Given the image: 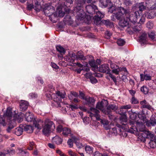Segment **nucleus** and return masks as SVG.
I'll list each match as a JSON object with an SVG mask.
<instances>
[{"label":"nucleus","mask_w":156,"mask_h":156,"mask_svg":"<svg viewBox=\"0 0 156 156\" xmlns=\"http://www.w3.org/2000/svg\"><path fill=\"white\" fill-rule=\"evenodd\" d=\"M117 12L114 13L111 16L112 20L114 21L115 16L118 20H119V24L121 27H129V20L128 18V16L129 14V10L125 9L122 7H117L115 9Z\"/></svg>","instance_id":"obj_1"},{"label":"nucleus","mask_w":156,"mask_h":156,"mask_svg":"<svg viewBox=\"0 0 156 156\" xmlns=\"http://www.w3.org/2000/svg\"><path fill=\"white\" fill-rule=\"evenodd\" d=\"M91 0H77L76 6L73 10V12L76 14L78 19L82 20L85 17V14L82 9V6L86 2L87 3L90 2Z\"/></svg>","instance_id":"obj_2"},{"label":"nucleus","mask_w":156,"mask_h":156,"mask_svg":"<svg viewBox=\"0 0 156 156\" xmlns=\"http://www.w3.org/2000/svg\"><path fill=\"white\" fill-rule=\"evenodd\" d=\"M138 119H136L137 126L139 129V131L144 132L145 130V126L144 124L146 123L147 120L144 114L137 113Z\"/></svg>","instance_id":"obj_3"},{"label":"nucleus","mask_w":156,"mask_h":156,"mask_svg":"<svg viewBox=\"0 0 156 156\" xmlns=\"http://www.w3.org/2000/svg\"><path fill=\"white\" fill-rule=\"evenodd\" d=\"M42 132L44 135H48L51 131V127L53 126L55 128V126L53 122L48 119H46L45 120Z\"/></svg>","instance_id":"obj_4"},{"label":"nucleus","mask_w":156,"mask_h":156,"mask_svg":"<svg viewBox=\"0 0 156 156\" xmlns=\"http://www.w3.org/2000/svg\"><path fill=\"white\" fill-rule=\"evenodd\" d=\"M108 65L106 64H103L100 66L99 71L103 73H106L107 74H109V76L112 79L115 84L116 85L117 81L115 76L112 75Z\"/></svg>","instance_id":"obj_5"},{"label":"nucleus","mask_w":156,"mask_h":156,"mask_svg":"<svg viewBox=\"0 0 156 156\" xmlns=\"http://www.w3.org/2000/svg\"><path fill=\"white\" fill-rule=\"evenodd\" d=\"M136 122L135 120H129V122L125 124V128L128 129V132L131 133H134L135 131L138 132L139 131V129L137 126L136 128L134 125Z\"/></svg>","instance_id":"obj_6"},{"label":"nucleus","mask_w":156,"mask_h":156,"mask_svg":"<svg viewBox=\"0 0 156 156\" xmlns=\"http://www.w3.org/2000/svg\"><path fill=\"white\" fill-rule=\"evenodd\" d=\"M141 12L139 13L138 11H130L129 10V14L128 16V18L129 21L133 23L137 22L138 18H139Z\"/></svg>","instance_id":"obj_7"},{"label":"nucleus","mask_w":156,"mask_h":156,"mask_svg":"<svg viewBox=\"0 0 156 156\" xmlns=\"http://www.w3.org/2000/svg\"><path fill=\"white\" fill-rule=\"evenodd\" d=\"M96 15L94 17V23L97 25L100 24V22L102 18L104 17V14L100 11L96 10Z\"/></svg>","instance_id":"obj_8"},{"label":"nucleus","mask_w":156,"mask_h":156,"mask_svg":"<svg viewBox=\"0 0 156 156\" xmlns=\"http://www.w3.org/2000/svg\"><path fill=\"white\" fill-rule=\"evenodd\" d=\"M55 92L56 94L58 97H60V98H59L58 97H57L56 98H54V101L56 103L57 105H56L57 106L60 107V102L62 101V98H64L65 97L66 94H62L59 91Z\"/></svg>","instance_id":"obj_9"},{"label":"nucleus","mask_w":156,"mask_h":156,"mask_svg":"<svg viewBox=\"0 0 156 156\" xmlns=\"http://www.w3.org/2000/svg\"><path fill=\"white\" fill-rule=\"evenodd\" d=\"M88 112L90 113V116L91 117L93 116L95 117L97 120H99L100 119V115L99 114V111L96 108H90V110L88 111Z\"/></svg>","instance_id":"obj_10"},{"label":"nucleus","mask_w":156,"mask_h":156,"mask_svg":"<svg viewBox=\"0 0 156 156\" xmlns=\"http://www.w3.org/2000/svg\"><path fill=\"white\" fill-rule=\"evenodd\" d=\"M119 114L121 115L119 117L120 121L121 124L122 125H124V127H125V124L127 123V117L126 114V112H119Z\"/></svg>","instance_id":"obj_11"},{"label":"nucleus","mask_w":156,"mask_h":156,"mask_svg":"<svg viewBox=\"0 0 156 156\" xmlns=\"http://www.w3.org/2000/svg\"><path fill=\"white\" fill-rule=\"evenodd\" d=\"M86 9L87 12L91 14L95 13L96 11L98 10L97 7L93 4H90L87 6Z\"/></svg>","instance_id":"obj_12"},{"label":"nucleus","mask_w":156,"mask_h":156,"mask_svg":"<svg viewBox=\"0 0 156 156\" xmlns=\"http://www.w3.org/2000/svg\"><path fill=\"white\" fill-rule=\"evenodd\" d=\"M100 5L102 8L108 7L109 9H111L113 6V4L110 0H106L105 1H100Z\"/></svg>","instance_id":"obj_13"},{"label":"nucleus","mask_w":156,"mask_h":156,"mask_svg":"<svg viewBox=\"0 0 156 156\" xmlns=\"http://www.w3.org/2000/svg\"><path fill=\"white\" fill-rule=\"evenodd\" d=\"M156 125V116L153 115L150 120H147L146 125L147 126H154Z\"/></svg>","instance_id":"obj_14"},{"label":"nucleus","mask_w":156,"mask_h":156,"mask_svg":"<svg viewBox=\"0 0 156 156\" xmlns=\"http://www.w3.org/2000/svg\"><path fill=\"white\" fill-rule=\"evenodd\" d=\"M108 105V102L107 100L103 99L101 102H99L97 104L96 108L101 111L104 107L107 106Z\"/></svg>","instance_id":"obj_15"},{"label":"nucleus","mask_w":156,"mask_h":156,"mask_svg":"<svg viewBox=\"0 0 156 156\" xmlns=\"http://www.w3.org/2000/svg\"><path fill=\"white\" fill-rule=\"evenodd\" d=\"M122 71H124L125 75H127L128 74L126 69L125 67H116V69H112V72L116 75H118L119 73Z\"/></svg>","instance_id":"obj_16"},{"label":"nucleus","mask_w":156,"mask_h":156,"mask_svg":"<svg viewBox=\"0 0 156 156\" xmlns=\"http://www.w3.org/2000/svg\"><path fill=\"white\" fill-rule=\"evenodd\" d=\"M25 117L26 120L28 122L33 121L34 124L35 123V119L34 117V115L30 112H26L25 114Z\"/></svg>","instance_id":"obj_17"},{"label":"nucleus","mask_w":156,"mask_h":156,"mask_svg":"<svg viewBox=\"0 0 156 156\" xmlns=\"http://www.w3.org/2000/svg\"><path fill=\"white\" fill-rule=\"evenodd\" d=\"M85 100L86 104L89 106L93 105L94 104L95 100L93 97L87 96Z\"/></svg>","instance_id":"obj_18"},{"label":"nucleus","mask_w":156,"mask_h":156,"mask_svg":"<svg viewBox=\"0 0 156 156\" xmlns=\"http://www.w3.org/2000/svg\"><path fill=\"white\" fill-rule=\"evenodd\" d=\"M29 105L28 103L25 101H22L20 103V109L22 111L26 110L27 108Z\"/></svg>","instance_id":"obj_19"},{"label":"nucleus","mask_w":156,"mask_h":156,"mask_svg":"<svg viewBox=\"0 0 156 156\" xmlns=\"http://www.w3.org/2000/svg\"><path fill=\"white\" fill-rule=\"evenodd\" d=\"M136 9V11H138V10H139L140 13L141 12H141L143 11L144 10V9L146 8V7L144 5V3H137L135 5Z\"/></svg>","instance_id":"obj_20"},{"label":"nucleus","mask_w":156,"mask_h":156,"mask_svg":"<svg viewBox=\"0 0 156 156\" xmlns=\"http://www.w3.org/2000/svg\"><path fill=\"white\" fill-rule=\"evenodd\" d=\"M140 104L142 105L141 108H146L149 110H150L152 108L151 106L145 100L141 101Z\"/></svg>","instance_id":"obj_21"},{"label":"nucleus","mask_w":156,"mask_h":156,"mask_svg":"<svg viewBox=\"0 0 156 156\" xmlns=\"http://www.w3.org/2000/svg\"><path fill=\"white\" fill-rule=\"evenodd\" d=\"M52 140L53 142L59 145L62 143V139L58 136H56L52 138Z\"/></svg>","instance_id":"obj_22"},{"label":"nucleus","mask_w":156,"mask_h":156,"mask_svg":"<svg viewBox=\"0 0 156 156\" xmlns=\"http://www.w3.org/2000/svg\"><path fill=\"white\" fill-rule=\"evenodd\" d=\"M144 74H141L140 75V80L141 81H143L144 80H151V77L149 75L145 73V71L144 73Z\"/></svg>","instance_id":"obj_23"},{"label":"nucleus","mask_w":156,"mask_h":156,"mask_svg":"<svg viewBox=\"0 0 156 156\" xmlns=\"http://www.w3.org/2000/svg\"><path fill=\"white\" fill-rule=\"evenodd\" d=\"M156 16V13L153 11H149V12L145 13L146 16L148 19H152Z\"/></svg>","instance_id":"obj_24"},{"label":"nucleus","mask_w":156,"mask_h":156,"mask_svg":"<svg viewBox=\"0 0 156 156\" xmlns=\"http://www.w3.org/2000/svg\"><path fill=\"white\" fill-rule=\"evenodd\" d=\"M54 11V7L51 5H50L49 7H48L46 9L45 12L47 13H49L48 15V16H50L53 14Z\"/></svg>","instance_id":"obj_25"},{"label":"nucleus","mask_w":156,"mask_h":156,"mask_svg":"<svg viewBox=\"0 0 156 156\" xmlns=\"http://www.w3.org/2000/svg\"><path fill=\"white\" fill-rule=\"evenodd\" d=\"M101 122L103 125L104 127L106 130L109 129V122L106 120L101 119Z\"/></svg>","instance_id":"obj_26"},{"label":"nucleus","mask_w":156,"mask_h":156,"mask_svg":"<svg viewBox=\"0 0 156 156\" xmlns=\"http://www.w3.org/2000/svg\"><path fill=\"white\" fill-rule=\"evenodd\" d=\"M31 1L32 3L35 7V9H36L37 10H39L41 7V6L37 0H31Z\"/></svg>","instance_id":"obj_27"},{"label":"nucleus","mask_w":156,"mask_h":156,"mask_svg":"<svg viewBox=\"0 0 156 156\" xmlns=\"http://www.w3.org/2000/svg\"><path fill=\"white\" fill-rule=\"evenodd\" d=\"M62 132V134L65 136H67L71 133L70 129L67 127H64Z\"/></svg>","instance_id":"obj_28"},{"label":"nucleus","mask_w":156,"mask_h":156,"mask_svg":"<svg viewBox=\"0 0 156 156\" xmlns=\"http://www.w3.org/2000/svg\"><path fill=\"white\" fill-rule=\"evenodd\" d=\"M77 59L82 60H84L86 59L84 56L83 53L82 51H80L77 53Z\"/></svg>","instance_id":"obj_29"},{"label":"nucleus","mask_w":156,"mask_h":156,"mask_svg":"<svg viewBox=\"0 0 156 156\" xmlns=\"http://www.w3.org/2000/svg\"><path fill=\"white\" fill-rule=\"evenodd\" d=\"M23 133V129L20 127H17L15 129L14 133L17 136H20Z\"/></svg>","instance_id":"obj_30"},{"label":"nucleus","mask_w":156,"mask_h":156,"mask_svg":"<svg viewBox=\"0 0 156 156\" xmlns=\"http://www.w3.org/2000/svg\"><path fill=\"white\" fill-rule=\"evenodd\" d=\"M68 97L69 98L72 100L73 99V97L74 98H77L78 96V94L76 92L74 91H72L70 92V94L68 95Z\"/></svg>","instance_id":"obj_31"},{"label":"nucleus","mask_w":156,"mask_h":156,"mask_svg":"<svg viewBox=\"0 0 156 156\" xmlns=\"http://www.w3.org/2000/svg\"><path fill=\"white\" fill-rule=\"evenodd\" d=\"M147 138H148L151 140H153L155 136L154 134L151 132L149 131H146Z\"/></svg>","instance_id":"obj_32"},{"label":"nucleus","mask_w":156,"mask_h":156,"mask_svg":"<svg viewBox=\"0 0 156 156\" xmlns=\"http://www.w3.org/2000/svg\"><path fill=\"white\" fill-rule=\"evenodd\" d=\"M138 139L143 142H145L147 139L146 132L140 134L138 136Z\"/></svg>","instance_id":"obj_33"},{"label":"nucleus","mask_w":156,"mask_h":156,"mask_svg":"<svg viewBox=\"0 0 156 156\" xmlns=\"http://www.w3.org/2000/svg\"><path fill=\"white\" fill-rule=\"evenodd\" d=\"M89 63L90 66L93 67L94 69L98 68V66L97 64L96 63L95 60L93 59L89 61Z\"/></svg>","instance_id":"obj_34"},{"label":"nucleus","mask_w":156,"mask_h":156,"mask_svg":"<svg viewBox=\"0 0 156 156\" xmlns=\"http://www.w3.org/2000/svg\"><path fill=\"white\" fill-rule=\"evenodd\" d=\"M57 51L61 53V55L64 54L65 51L64 48L60 45H58L56 47Z\"/></svg>","instance_id":"obj_35"},{"label":"nucleus","mask_w":156,"mask_h":156,"mask_svg":"<svg viewBox=\"0 0 156 156\" xmlns=\"http://www.w3.org/2000/svg\"><path fill=\"white\" fill-rule=\"evenodd\" d=\"M24 130L28 133H32L33 131V127L29 125L23 126Z\"/></svg>","instance_id":"obj_36"},{"label":"nucleus","mask_w":156,"mask_h":156,"mask_svg":"<svg viewBox=\"0 0 156 156\" xmlns=\"http://www.w3.org/2000/svg\"><path fill=\"white\" fill-rule=\"evenodd\" d=\"M102 22L106 25L109 26L111 27H112L114 26L113 23L110 21L109 20H103Z\"/></svg>","instance_id":"obj_37"},{"label":"nucleus","mask_w":156,"mask_h":156,"mask_svg":"<svg viewBox=\"0 0 156 156\" xmlns=\"http://www.w3.org/2000/svg\"><path fill=\"white\" fill-rule=\"evenodd\" d=\"M131 108V106L129 105L122 106L120 108V112H126L127 110L130 108Z\"/></svg>","instance_id":"obj_38"},{"label":"nucleus","mask_w":156,"mask_h":156,"mask_svg":"<svg viewBox=\"0 0 156 156\" xmlns=\"http://www.w3.org/2000/svg\"><path fill=\"white\" fill-rule=\"evenodd\" d=\"M86 152L89 154H92L93 152V148L89 146H87L85 147Z\"/></svg>","instance_id":"obj_39"},{"label":"nucleus","mask_w":156,"mask_h":156,"mask_svg":"<svg viewBox=\"0 0 156 156\" xmlns=\"http://www.w3.org/2000/svg\"><path fill=\"white\" fill-rule=\"evenodd\" d=\"M15 123L14 120H13L12 121H11V123L9 124V126L8 127V128L7 129V131L8 132H10V130L13 128L14 126H15Z\"/></svg>","instance_id":"obj_40"},{"label":"nucleus","mask_w":156,"mask_h":156,"mask_svg":"<svg viewBox=\"0 0 156 156\" xmlns=\"http://www.w3.org/2000/svg\"><path fill=\"white\" fill-rule=\"evenodd\" d=\"M130 118L131 120H135L136 121V119H138L137 118V113L135 112L133 113L131 112L130 113Z\"/></svg>","instance_id":"obj_41"},{"label":"nucleus","mask_w":156,"mask_h":156,"mask_svg":"<svg viewBox=\"0 0 156 156\" xmlns=\"http://www.w3.org/2000/svg\"><path fill=\"white\" fill-rule=\"evenodd\" d=\"M6 115L9 118V119H11L12 116L14 117V116H13V115H12L11 109H7L6 113Z\"/></svg>","instance_id":"obj_42"},{"label":"nucleus","mask_w":156,"mask_h":156,"mask_svg":"<svg viewBox=\"0 0 156 156\" xmlns=\"http://www.w3.org/2000/svg\"><path fill=\"white\" fill-rule=\"evenodd\" d=\"M19 156H29L28 152L23 150H20L18 153Z\"/></svg>","instance_id":"obj_43"},{"label":"nucleus","mask_w":156,"mask_h":156,"mask_svg":"<svg viewBox=\"0 0 156 156\" xmlns=\"http://www.w3.org/2000/svg\"><path fill=\"white\" fill-rule=\"evenodd\" d=\"M140 91L144 94H146L148 92V89L147 87L144 86L141 87Z\"/></svg>","instance_id":"obj_44"},{"label":"nucleus","mask_w":156,"mask_h":156,"mask_svg":"<svg viewBox=\"0 0 156 156\" xmlns=\"http://www.w3.org/2000/svg\"><path fill=\"white\" fill-rule=\"evenodd\" d=\"M149 146L152 148L156 147V143L153 140H151L148 143Z\"/></svg>","instance_id":"obj_45"},{"label":"nucleus","mask_w":156,"mask_h":156,"mask_svg":"<svg viewBox=\"0 0 156 156\" xmlns=\"http://www.w3.org/2000/svg\"><path fill=\"white\" fill-rule=\"evenodd\" d=\"M101 111L105 115H109L111 113V110L109 109L108 107L106 108H104Z\"/></svg>","instance_id":"obj_46"},{"label":"nucleus","mask_w":156,"mask_h":156,"mask_svg":"<svg viewBox=\"0 0 156 156\" xmlns=\"http://www.w3.org/2000/svg\"><path fill=\"white\" fill-rule=\"evenodd\" d=\"M108 107L109 109L111 110H111L115 111L117 109V107L115 104L110 105Z\"/></svg>","instance_id":"obj_47"},{"label":"nucleus","mask_w":156,"mask_h":156,"mask_svg":"<svg viewBox=\"0 0 156 156\" xmlns=\"http://www.w3.org/2000/svg\"><path fill=\"white\" fill-rule=\"evenodd\" d=\"M142 26L141 25L139 24L138 26H136L133 28V29L134 31L136 32H138L141 30Z\"/></svg>","instance_id":"obj_48"},{"label":"nucleus","mask_w":156,"mask_h":156,"mask_svg":"<svg viewBox=\"0 0 156 156\" xmlns=\"http://www.w3.org/2000/svg\"><path fill=\"white\" fill-rule=\"evenodd\" d=\"M62 8H61V10H59V9H58V16L59 17H63L65 15V12L62 11Z\"/></svg>","instance_id":"obj_49"},{"label":"nucleus","mask_w":156,"mask_h":156,"mask_svg":"<svg viewBox=\"0 0 156 156\" xmlns=\"http://www.w3.org/2000/svg\"><path fill=\"white\" fill-rule=\"evenodd\" d=\"M117 43L119 46H123L126 43L124 40H117Z\"/></svg>","instance_id":"obj_50"},{"label":"nucleus","mask_w":156,"mask_h":156,"mask_svg":"<svg viewBox=\"0 0 156 156\" xmlns=\"http://www.w3.org/2000/svg\"><path fill=\"white\" fill-rule=\"evenodd\" d=\"M137 41L139 42L141 45H144L147 43V40H137Z\"/></svg>","instance_id":"obj_51"},{"label":"nucleus","mask_w":156,"mask_h":156,"mask_svg":"<svg viewBox=\"0 0 156 156\" xmlns=\"http://www.w3.org/2000/svg\"><path fill=\"white\" fill-rule=\"evenodd\" d=\"M148 35L150 38L151 39H154L155 38L156 34L154 32H151L148 33Z\"/></svg>","instance_id":"obj_52"},{"label":"nucleus","mask_w":156,"mask_h":156,"mask_svg":"<svg viewBox=\"0 0 156 156\" xmlns=\"http://www.w3.org/2000/svg\"><path fill=\"white\" fill-rule=\"evenodd\" d=\"M105 38H107V39H108L110 38L111 36L112 35V34L111 32L107 30L105 32Z\"/></svg>","instance_id":"obj_53"},{"label":"nucleus","mask_w":156,"mask_h":156,"mask_svg":"<svg viewBox=\"0 0 156 156\" xmlns=\"http://www.w3.org/2000/svg\"><path fill=\"white\" fill-rule=\"evenodd\" d=\"M79 97L81 99H83V100H85L86 98V97L85 96V94L84 93H83L82 91H79Z\"/></svg>","instance_id":"obj_54"},{"label":"nucleus","mask_w":156,"mask_h":156,"mask_svg":"<svg viewBox=\"0 0 156 156\" xmlns=\"http://www.w3.org/2000/svg\"><path fill=\"white\" fill-rule=\"evenodd\" d=\"M63 128L62 125H59L57 127V132L59 133H61L62 131Z\"/></svg>","instance_id":"obj_55"},{"label":"nucleus","mask_w":156,"mask_h":156,"mask_svg":"<svg viewBox=\"0 0 156 156\" xmlns=\"http://www.w3.org/2000/svg\"><path fill=\"white\" fill-rule=\"evenodd\" d=\"M17 114H16L14 116V117H16V118H14L13 119V120L14 119H15V120H16L18 122H21V121H22L23 120V118L20 117H17Z\"/></svg>","instance_id":"obj_56"},{"label":"nucleus","mask_w":156,"mask_h":156,"mask_svg":"<svg viewBox=\"0 0 156 156\" xmlns=\"http://www.w3.org/2000/svg\"><path fill=\"white\" fill-rule=\"evenodd\" d=\"M131 102L132 104H135L138 103V101L134 97H133L131 100Z\"/></svg>","instance_id":"obj_57"},{"label":"nucleus","mask_w":156,"mask_h":156,"mask_svg":"<svg viewBox=\"0 0 156 156\" xmlns=\"http://www.w3.org/2000/svg\"><path fill=\"white\" fill-rule=\"evenodd\" d=\"M35 126L36 127L39 129H41L42 128V126L39 124V122H37L36 120L35 121Z\"/></svg>","instance_id":"obj_58"},{"label":"nucleus","mask_w":156,"mask_h":156,"mask_svg":"<svg viewBox=\"0 0 156 156\" xmlns=\"http://www.w3.org/2000/svg\"><path fill=\"white\" fill-rule=\"evenodd\" d=\"M38 95L37 94L35 93H30L29 94V96L31 98H35L37 97Z\"/></svg>","instance_id":"obj_59"},{"label":"nucleus","mask_w":156,"mask_h":156,"mask_svg":"<svg viewBox=\"0 0 156 156\" xmlns=\"http://www.w3.org/2000/svg\"><path fill=\"white\" fill-rule=\"evenodd\" d=\"M147 37V34L146 32H144L140 36V39H145Z\"/></svg>","instance_id":"obj_60"},{"label":"nucleus","mask_w":156,"mask_h":156,"mask_svg":"<svg viewBox=\"0 0 156 156\" xmlns=\"http://www.w3.org/2000/svg\"><path fill=\"white\" fill-rule=\"evenodd\" d=\"M67 144L70 147H72L73 146V142L71 139L68 140Z\"/></svg>","instance_id":"obj_61"},{"label":"nucleus","mask_w":156,"mask_h":156,"mask_svg":"<svg viewBox=\"0 0 156 156\" xmlns=\"http://www.w3.org/2000/svg\"><path fill=\"white\" fill-rule=\"evenodd\" d=\"M75 143L76 144L77 147L79 148H81L83 146L81 144L79 143L78 141H76L75 142Z\"/></svg>","instance_id":"obj_62"},{"label":"nucleus","mask_w":156,"mask_h":156,"mask_svg":"<svg viewBox=\"0 0 156 156\" xmlns=\"http://www.w3.org/2000/svg\"><path fill=\"white\" fill-rule=\"evenodd\" d=\"M153 27V24L151 22H149L147 24V27L149 29H152Z\"/></svg>","instance_id":"obj_63"},{"label":"nucleus","mask_w":156,"mask_h":156,"mask_svg":"<svg viewBox=\"0 0 156 156\" xmlns=\"http://www.w3.org/2000/svg\"><path fill=\"white\" fill-rule=\"evenodd\" d=\"M55 96V94H54L49 93V95L47 93L46 94V96L49 99H52V98Z\"/></svg>","instance_id":"obj_64"}]
</instances>
